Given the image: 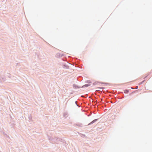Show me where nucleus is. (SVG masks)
Instances as JSON below:
<instances>
[{"mask_svg": "<svg viewBox=\"0 0 152 152\" xmlns=\"http://www.w3.org/2000/svg\"><path fill=\"white\" fill-rule=\"evenodd\" d=\"M137 88H138V86H137V87H136V89H137Z\"/></svg>", "mask_w": 152, "mask_h": 152, "instance_id": "7ed1b4c3", "label": "nucleus"}, {"mask_svg": "<svg viewBox=\"0 0 152 152\" xmlns=\"http://www.w3.org/2000/svg\"><path fill=\"white\" fill-rule=\"evenodd\" d=\"M143 82H144V81H142V82H141L140 83H139V85H140V84H142V83H143Z\"/></svg>", "mask_w": 152, "mask_h": 152, "instance_id": "f03ea898", "label": "nucleus"}, {"mask_svg": "<svg viewBox=\"0 0 152 152\" xmlns=\"http://www.w3.org/2000/svg\"><path fill=\"white\" fill-rule=\"evenodd\" d=\"M137 88H138V86H137V87H136V89H137Z\"/></svg>", "mask_w": 152, "mask_h": 152, "instance_id": "39448f33", "label": "nucleus"}, {"mask_svg": "<svg viewBox=\"0 0 152 152\" xmlns=\"http://www.w3.org/2000/svg\"><path fill=\"white\" fill-rule=\"evenodd\" d=\"M137 88H138V86H137V87H136V89H137Z\"/></svg>", "mask_w": 152, "mask_h": 152, "instance_id": "423d86ee", "label": "nucleus"}, {"mask_svg": "<svg viewBox=\"0 0 152 152\" xmlns=\"http://www.w3.org/2000/svg\"><path fill=\"white\" fill-rule=\"evenodd\" d=\"M97 120V119H95L94 120H93V121H92L91 123H89L88 125H89V124H92L93 123H94Z\"/></svg>", "mask_w": 152, "mask_h": 152, "instance_id": "f257e3e1", "label": "nucleus"}, {"mask_svg": "<svg viewBox=\"0 0 152 152\" xmlns=\"http://www.w3.org/2000/svg\"><path fill=\"white\" fill-rule=\"evenodd\" d=\"M137 88H138V86H137V87H136V89H137Z\"/></svg>", "mask_w": 152, "mask_h": 152, "instance_id": "20e7f679", "label": "nucleus"}]
</instances>
